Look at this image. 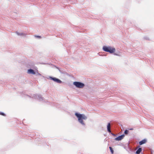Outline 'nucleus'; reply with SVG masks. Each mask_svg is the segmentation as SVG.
<instances>
[{"instance_id":"obj_2","label":"nucleus","mask_w":154,"mask_h":154,"mask_svg":"<svg viewBox=\"0 0 154 154\" xmlns=\"http://www.w3.org/2000/svg\"><path fill=\"white\" fill-rule=\"evenodd\" d=\"M102 50L103 51L109 53L110 54H113L116 51V49L114 47L106 45L103 46Z\"/></svg>"},{"instance_id":"obj_29","label":"nucleus","mask_w":154,"mask_h":154,"mask_svg":"<svg viewBox=\"0 0 154 154\" xmlns=\"http://www.w3.org/2000/svg\"><path fill=\"white\" fill-rule=\"evenodd\" d=\"M26 96H27L28 97H29V98H31V97L29 95H27V94H26Z\"/></svg>"},{"instance_id":"obj_32","label":"nucleus","mask_w":154,"mask_h":154,"mask_svg":"<svg viewBox=\"0 0 154 154\" xmlns=\"http://www.w3.org/2000/svg\"><path fill=\"white\" fill-rule=\"evenodd\" d=\"M38 141H40V139H38Z\"/></svg>"},{"instance_id":"obj_1","label":"nucleus","mask_w":154,"mask_h":154,"mask_svg":"<svg viewBox=\"0 0 154 154\" xmlns=\"http://www.w3.org/2000/svg\"><path fill=\"white\" fill-rule=\"evenodd\" d=\"M75 116L77 119L78 122L82 126V129L84 130L86 128V124L85 122L87 120V117L83 113H80L78 112H75Z\"/></svg>"},{"instance_id":"obj_30","label":"nucleus","mask_w":154,"mask_h":154,"mask_svg":"<svg viewBox=\"0 0 154 154\" xmlns=\"http://www.w3.org/2000/svg\"><path fill=\"white\" fill-rule=\"evenodd\" d=\"M42 64H47L48 63H41Z\"/></svg>"},{"instance_id":"obj_12","label":"nucleus","mask_w":154,"mask_h":154,"mask_svg":"<svg viewBox=\"0 0 154 154\" xmlns=\"http://www.w3.org/2000/svg\"><path fill=\"white\" fill-rule=\"evenodd\" d=\"M129 133V130L127 129H126L125 130L124 132L122 134H124V137L125 136V135H128V134Z\"/></svg>"},{"instance_id":"obj_5","label":"nucleus","mask_w":154,"mask_h":154,"mask_svg":"<svg viewBox=\"0 0 154 154\" xmlns=\"http://www.w3.org/2000/svg\"><path fill=\"white\" fill-rule=\"evenodd\" d=\"M47 78L48 79H49L50 80L53 81L54 82L57 83L61 84L63 82L59 79L53 76H50Z\"/></svg>"},{"instance_id":"obj_31","label":"nucleus","mask_w":154,"mask_h":154,"mask_svg":"<svg viewBox=\"0 0 154 154\" xmlns=\"http://www.w3.org/2000/svg\"><path fill=\"white\" fill-rule=\"evenodd\" d=\"M58 70L60 72H61V70L60 69V68H59V69H58Z\"/></svg>"},{"instance_id":"obj_22","label":"nucleus","mask_w":154,"mask_h":154,"mask_svg":"<svg viewBox=\"0 0 154 154\" xmlns=\"http://www.w3.org/2000/svg\"><path fill=\"white\" fill-rule=\"evenodd\" d=\"M51 65H52L54 67H55L56 69H59V68H60L59 67L57 66H56L55 65H54L52 64H51Z\"/></svg>"},{"instance_id":"obj_11","label":"nucleus","mask_w":154,"mask_h":154,"mask_svg":"<svg viewBox=\"0 0 154 154\" xmlns=\"http://www.w3.org/2000/svg\"><path fill=\"white\" fill-rule=\"evenodd\" d=\"M16 34L19 36H22L24 37H26V34L23 32H19L17 31L16 32Z\"/></svg>"},{"instance_id":"obj_14","label":"nucleus","mask_w":154,"mask_h":154,"mask_svg":"<svg viewBox=\"0 0 154 154\" xmlns=\"http://www.w3.org/2000/svg\"><path fill=\"white\" fill-rule=\"evenodd\" d=\"M60 72L62 74H66V75H68V74L67 72L63 71V70H61V72Z\"/></svg>"},{"instance_id":"obj_21","label":"nucleus","mask_w":154,"mask_h":154,"mask_svg":"<svg viewBox=\"0 0 154 154\" xmlns=\"http://www.w3.org/2000/svg\"><path fill=\"white\" fill-rule=\"evenodd\" d=\"M134 152V151L132 149H130L129 150V151H128V152L129 153H130V152Z\"/></svg>"},{"instance_id":"obj_18","label":"nucleus","mask_w":154,"mask_h":154,"mask_svg":"<svg viewBox=\"0 0 154 154\" xmlns=\"http://www.w3.org/2000/svg\"><path fill=\"white\" fill-rule=\"evenodd\" d=\"M107 55V53L106 54H103V53H101V54H99L100 56H106Z\"/></svg>"},{"instance_id":"obj_19","label":"nucleus","mask_w":154,"mask_h":154,"mask_svg":"<svg viewBox=\"0 0 154 154\" xmlns=\"http://www.w3.org/2000/svg\"><path fill=\"white\" fill-rule=\"evenodd\" d=\"M143 38L144 39H145L146 40H147V41L150 40V39L147 36H145V37H144Z\"/></svg>"},{"instance_id":"obj_17","label":"nucleus","mask_w":154,"mask_h":154,"mask_svg":"<svg viewBox=\"0 0 154 154\" xmlns=\"http://www.w3.org/2000/svg\"><path fill=\"white\" fill-rule=\"evenodd\" d=\"M35 37L38 38L40 39L42 38V37L41 36L38 35H35Z\"/></svg>"},{"instance_id":"obj_23","label":"nucleus","mask_w":154,"mask_h":154,"mask_svg":"<svg viewBox=\"0 0 154 154\" xmlns=\"http://www.w3.org/2000/svg\"><path fill=\"white\" fill-rule=\"evenodd\" d=\"M51 65H52L54 67H55L56 69H59V68H60L59 67L57 66H56L55 65H54L52 64H51Z\"/></svg>"},{"instance_id":"obj_13","label":"nucleus","mask_w":154,"mask_h":154,"mask_svg":"<svg viewBox=\"0 0 154 154\" xmlns=\"http://www.w3.org/2000/svg\"><path fill=\"white\" fill-rule=\"evenodd\" d=\"M109 149H110V152L111 153V154H113V153L114 152V151L113 149L112 148V147L111 146H109Z\"/></svg>"},{"instance_id":"obj_26","label":"nucleus","mask_w":154,"mask_h":154,"mask_svg":"<svg viewBox=\"0 0 154 154\" xmlns=\"http://www.w3.org/2000/svg\"><path fill=\"white\" fill-rule=\"evenodd\" d=\"M153 151L152 149H151V154H153Z\"/></svg>"},{"instance_id":"obj_7","label":"nucleus","mask_w":154,"mask_h":154,"mask_svg":"<svg viewBox=\"0 0 154 154\" xmlns=\"http://www.w3.org/2000/svg\"><path fill=\"white\" fill-rule=\"evenodd\" d=\"M36 72V71L32 68H29L27 70V73L29 74L35 75Z\"/></svg>"},{"instance_id":"obj_8","label":"nucleus","mask_w":154,"mask_h":154,"mask_svg":"<svg viewBox=\"0 0 154 154\" xmlns=\"http://www.w3.org/2000/svg\"><path fill=\"white\" fill-rule=\"evenodd\" d=\"M136 152H134L135 154H140L142 152V147L140 146H138L136 149Z\"/></svg>"},{"instance_id":"obj_9","label":"nucleus","mask_w":154,"mask_h":154,"mask_svg":"<svg viewBox=\"0 0 154 154\" xmlns=\"http://www.w3.org/2000/svg\"><path fill=\"white\" fill-rule=\"evenodd\" d=\"M124 137V135L122 134L115 138L114 140L116 141H119L121 140Z\"/></svg>"},{"instance_id":"obj_10","label":"nucleus","mask_w":154,"mask_h":154,"mask_svg":"<svg viewBox=\"0 0 154 154\" xmlns=\"http://www.w3.org/2000/svg\"><path fill=\"white\" fill-rule=\"evenodd\" d=\"M147 142V140L144 138L139 142V146H140L146 143Z\"/></svg>"},{"instance_id":"obj_4","label":"nucleus","mask_w":154,"mask_h":154,"mask_svg":"<svg viewBox=\"0 0 154 154\" xmlns=\"http://www.w3.org/2000/svg\"><path fill=\"white\" fill-rule=\"evenodd\" d=\"M32 97L38 100L40 102L42 101L43 102H45V99L41 94H33Z\"/></svg>"},{"instance_id":"obj_20","label":"nucleus","mask_w":154,"mask_h":154,"mask_svg":"<svg viewBox=\"0 0 154 154\" xmlns=\"http://www.w3.org/2000/svg\"><path fill=\"white\" fill-rule=\"evenodd\" d=\"M71 2H72V3L74 4L75 3L77 2V0H70Z\"/></svg>"},{"instance_id":"obj_33","label":"nucleus","mask_w":154,"mask_h":154,"mask_svg":"<svg viewBox=\"0 0 154 154\" xmlns=\"http://www.w3.org/2000/svg\"><path fill=\"white\" fill-rule=\"evenodd\" d=\"M141 154H144L143 152H141Z\"/></svg>"},{"instance_id":"obj_3","label":"nucleus","mask_w":154,"mask_h":154,"mask_svg":"<svg viewBox=\"0 0 154 154\" xmlns=\"http://www.w3.org/2000/svg\"><path fill=\"white\" fill-rule=\"evenodd\" d=\"M73 85L76 88H83L85 86V84L81 82L75 81L73 82Z\"/></svg>"},{"instance_id":"obj_27","label":"nucleus","mask_w":154,"mask_h":154,"mask_svg":"<svg viewBox=\"0 0 154 154\" xmlns=\"http://www.w3.org/2000/svg\"><path fill=\"white\" fill-rule=\"evenodd\" d=\"M153 151L152 149H151V154H153Z\"/></svg>"},{"instance_id":"obj_16","label":"nucleus","mask_w":154,"mask_h":154,"mask_svg":"<svg viewBox=\"0 0 154 154\" xmlns=\"http://www.w3.org/2000/svg\"><path fill=\"white\" fill-rule=\"evenodd\" d=\"M112 54H113L114 55H116V56H120V55L119 54H118L117 53H115V52Z\"/></svg>"},{"instance_id":"obj_28","label":"nucleus","mask_w":154,"mask_h":154,"mask_svg":"<svg viewBox=\"0 0 154 154\" xmlns=\"http://www.w3.org/2000/svg\"><path fill=\"white\" fill-rule=\"evenodd\" d=\"M37 74L38 75L40 76L41 75V74L40 73H38V72H37Z\"/></svg>"},{"instance_id":"obj_6","label":"nucleus","mask_w":154,"mask_h":154,"mask_svg":"<svg viewBox=\"0 0 154 154\" xmlns=\"http://www.w3.org/2000/svg\"><path fill=\"white\" fill-rule=\"evenodd\" d=\"M110 122L108 123L107 125V131L109 133V134L111 135L117 137V135L114 134L111 132V131L110 128Z\"/></svg>"},{"instance_id":"obj_24","label":"nucleus","mask_w":154,"mask_h":154,"mask_svg":"<svg viewBox=\"0 0 154 154\" xmlns=\"http://www.w3.org/2000/svg\"><path fill=\"white\" fill-rule=\"evenodd\" d=\"M128 130H129H129L132 131V130H134V128H129Z\"/></svg>"},{"instance_id":"obj_25","label":"nucleus","mask_w":154,"mask_h":154,"mask_svg":"<svg viewBox=\"0 0 154 154\" xmlns=\"http://www.w3.org/2000/svg\"><path fill=\"white\" fill-rule=\"evenodd\" d=\"M44 103H48V104H49L50 103V102L48 101H46L45 100V102H44Z\"/></svg>"},{"instance_id":"obj_15","label":"nucleus","mask_w":154,"mask_h":154,"mask_svg":"<svg viewBox=\"0 0 154 154\" xmlns=\"http://www.w3.org/2000/svg\"><path fill=\"white\" fill-rule=\"evenodd\" d=\"M0 115L3 116H6V114L4 112H0Z\"/></svg>"}]
</instances>
